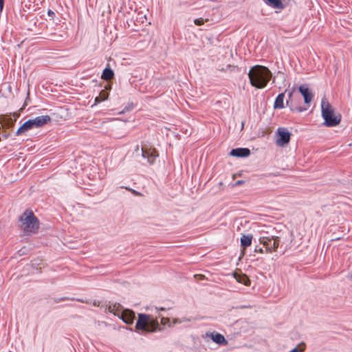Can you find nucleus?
I'll use <instances>...</instances> for the list:
<instances>
[{
    "mask_svg": "<svg viewBox=\"0 0 352 352\" xmlns=\"http://www.w3.org/2000/svg\"><path fill=\"white\" fill-rule=\"evenodd\" d=\"M250 84L258 89L264 88L272 77L269 69L262 65L252 67L248 72Z\"/></svg>",
    "mask_w": 352,
    "mask_h": 352,
    "instance_id": "nucleus-1",
    "label": "nucleus"
},
{
    "mask_svg": "<svg viewBox=\"0 0 352 352\" xmlns=\"http://www.w3.org/2000/svg\"><path fill=\"white\" fill-rule=\"evenodd\" d=\"M19 221L21 222V227L25 234L30 235L38 231L39 222L32 210H25L20 216Z\"/></svg>",
    "mask_w": 352,
    "mask_h": 352,
    "instance_id": "nucleus-2",
    "label": "nucleus"
},
{
    "mask_svg": "<svg viewBox=\"0 0 352 352\" xmlns=\"http://www.w3.org/2000/svg\"><path fill=\"white\" fill-rule=\"evenodd\" d=\"M136 330H142L144 332H154L157 330L161 331L158 320L151 315L139 314L138 320L135 324Z\"/></svg>",
    "mask_w": 352,
    "mask_h": 352,
    "instance_id": "nucleus-3",
    "label": "nucleus"
},
{
    "mask_svg": "<svg viewBox=\"0 0 352 352\" xmlns=\"http://www.w3.org/2000/svg\"><path fill=\"white\" fill-rule=\"evenodd\" d=\"M322 116L324 120V124L327 126H335L340 122V116L334 113V109L326 98L321 101Z\"/></svg>",
    "mask_w": 352,
    "mask_h": 352,
    "instance_id": "nucleus-4",
    "label": "nucleus"
},
{
    "mask_svg": "<svg viewBox=\"0 0 352 352\" xmlns=\"http://www.w3.org/2000/svg\"><path fill=\"white\" fill-rule=\"evenodd\" d=\"M260 243L265 248V253H271L276 251L279 243L280 238L278 236H262L259 239Z\"/></svg>",
    "mask_w": 352,
    "mask_h": 352,
    "instance_id": "nucleus-5",
    "label": "nucleus"
},
{
    "mask_svg": "<svg viewBox=\"0 0 352 352\" xmlns=\"http://www.w3.org/2000/svg\"><path fill=\"white\" fill-rule=\"evenodd\" d=\"M278 138L276 140V144L279 146H285L290 141L291 133L285 128L279 127L276 131Z\"/></svg>",
    "mask_w": 352,
    "mask_h": 352,
    "instance_id": "nucleus-6",
    "label": "nucleus"
},
{
    "mask_svg": "<svg viewBox=\"0 0 352 352\" xmlns=\"http://www.w3.org/2000/svg\"><path fill=\"white\" fill-rule=\"evenodd\" d=\"M300 98L299 94L296 91L294 88L292 91H290L288 94V99L286 101L287 105L290 107V109L292 111L302 112L305 110H307V108H302L300 107L294 106V103L297 98Z\"/></svg>",
    "mask_w": 352,
    "mask_h": 352,
    "instance_id": "nucleus-7",
    "label": "nucleus"
},
{
    "mask_svg": "<svg viewBox=\"0 0 352 352\" xmlns=\"http://www.w3.org/2000/svg\"><path fill=\"white\" fill-rule=\"evenodd\" d=\"M142 156L146 158L149 164L154 163L156 157L158 156L157 151L153 148H146L142 147L141 148Z\"/></svg>",
    "mask_w": 352,
    "mask_h": 352,
    "instance_id": "nucleus-8",
    "label": "nucleus"
},
{
    "mask_svg": "<svg viewBox=\"0 0 352 352\" xmlns=\"http://www.w3.org/2000/svg\"><path fill=\"white\" fill-rule=\"evenodd\" d=\"M300 94L303 96L304 101L306 104L310 103L313 99V94L305 85H300L298 87Z\"/></svg>",
    "mask_w": 352,
    "mask_h": 352,
    "instance_id": "nucleus-9",
    "label": "nucleus"
},
{
    "mask_svg": "<svg viewBox=\"0 0 352 352\" xmlns=\"http://www.w3.org/2000/svg\"><path fill=\"white\" fill-rule=\"evenodd\" d=\"M31 120L35 128L43 126L51 122V118L47 115L37 116Z\"/></svg>",
    "mask_w": 352,
    "mask_h": 352,
    "instance_id": "nucleus-10",
    "label": "nucleus"
},
{
    "mask_svg": "<svg viewBox=\"0 0 352 352\" xmlns=\"http://www.w3.org/2000/svg\"><path fill=\"white\" fill-rule=\"evenodd\" d=\"M120 318L128 324L133 322L135 319V313L129 309H125L121 311Z\"/></svg>",
    "mask_w": 352,
    "mask_h": 352,
    "instance_id": "nucleus-11",
    "label": "nucleus"
},
{
    "mask_svg": "<svg viewBox=\"0 0 352 352\" xmlns=\"http://www.w3.org/2000/svg\"><path fill=\"white\" fill-rule=\"evenodd\" d=\"M230 154L234 157H244L250 155V151L246 148H237L232 149Z\"/></svg>",
    "mask_w": 352,
    "mask_h": 352,
    "instance_id": "nucleus-12",
    "label": "nucleus"
},
{
    "mask_svg": "<svg viewBox=\"0 0 352 352\" xmlns=\"http://www.w3.org/2000/svg\"><path fill=\"white\" fill-rule=\"evenodd\" d=\"M211 339L219 345H227L228 341L224 336L219 333H211L210 335Z\"/></svg>",
    "mask_w": 352,
    "mask_h": 352,
    "instance_id": "nucleus-13",
    "label": "nucleus"
},
{
    "mask_svg": "<svg viewBox=\"0 0 352 352\" xmlns=\"http://www.w3.org/2000/svg\"><path fill=\"white\" fill-rule=\"evenodd\" d=\"M252 238L253 237L252 234H243L242 236L241 237V245L243 248H246L247 247L250 246L252 244Z\"/></svg>",
    "mask_w": 352,
    "mask_h": 352,
    "instance_id": "nucleus-14",
    "label": "nucleus"
},
{
    "mask_svg": "<svg viewBox=\"0 0 352 352\" xmlns=\"http://www.w3.org/2000/svg\"><path fill=\"white\" fill-rule=\"evenodd\" d=\"M284 93H281L278 95L274 104V109H283L284 107Z\"/></svg>",
    "mask_w": 352,
    "mask_h": 352,
    "instance_id": "nucleus-15",
    "label": "nucleus"
},
{
    "mask_svg": "<svg viewBox=\"0 0 352 352\" xmlns=\"http://www.w3.org/2000/svg\"><path fill=\"white\" fill-rule=\"evenodd\" d=\"M234 278L236 280L245 285H250V280L249 278L245 274H234Z\"/></svg>",
    "mask_w": 352,
    "mask_h": 352,
    "instance_id": "nucleus-16",
    "label": "nucleus"
},
{
    "mask_svg": "<svg viewBox=\"0 0 352 352\" xmlns=\"http://www.w3.org/2000/svg\"><path fill=\"white\" fill-rule=\"evenodd\" d=\"M266 2L270 6L274 8H278L280 10H283L284 8V6L281 0H266Z\"/></svg>",
    "mask_w": 352,
    "mask_h": 352,
    "instance_id": "nucleus-17",
    "label": "nucleus"
},
{
    "mask_svg": "<svg viewBox=\"0 0 352 352\" xmlns=\"http://www.w3.org/2000/svg\"><path fill=\"white\" fill-rule=\"evenodd\" d=\"M109 312L113 313L114 315L119 316V314H121V306L120 304H113L110 305L108 308Z\"/></svg>",
    "mask_w": 352,
    "mask_h": 352,
    "instance_id": "nucleus-18",
    "label": "nucleus"
},
{
    "mask_svg": "<svg viewBox=\"0 0 352 352\" xmlns=\"http://www.w3.org/2000/svg\"><path fill=\"white\" fill-rule=\"evenodd\" d=\"M113 72L110 68H105L103 70L102 78L104 80H110L113 77Z\"/></svg>",
    "mask_w": 352,
    "mask_h": 352,
    "instance_id": "nucleus-19",
    "label": "nucleus"
},
{
    "mask_svg": "<svg viewBox=\"0 0 352 352\" xmlns=\"http://www.w3.org/2000/svg\"><path fill=\"white\" fill-rule=\"evenodd\" d=\"M28 131H29V129L28 128V126L26 125V124L24 122L19 129L18 130L16 131V135H20L21 134H23L25 133V132H27Z\"/></svg>",
    "mask_w": 352,
    "mask_h": 352,
    "instance_id": "nucleus-20",
    "label": "nucleus"
},
{
    "mask_svg": "<svg viewBox=\"0 0 352 352\" xmlns=\"http://www.w3.org/2000/svg\"><path fill=\"white\" fill-rule=\"evenodd\" d=\"M299 347H296L294 349H293L292 350H291L289 352H300V351H303L305 350V345L304 343L301 344L300 345H299Z\"/></svg>",
    "mask_w": 352,
    "mask_h": 352,
    "instance_id": "nucleus-21",
    "label": "nucleus"
},
{
    "mask_svg": "<svg viewBox=\"0 0 352 352\" xmlns=\"http://www.w3.org/2000/svg\"><path fill=\"white\" fill-rule=\"evenodd\" d=\"M109 94L104 90L101 91L99 95V97L100 98V100H105L108 98Z\"/></svg>",
    "mask_w": 352,
    "mask_h": 352,
    "instance_id": "nucleus-22",
    "label": "nucleus"
},
{
    "mask_svg": "<svg viewBox=\"0 0 352 352\" xmlns=\"http://www.w3.org/2000/svg\"><path fill=\"white\" fill-rule=\"evenodd\" d=\"M125 188L127 190L130 191L135 196H140V197L143 196V195L141 192H138V191H137V190H135L134 189H132V188H127V187H126Z\"/></svg>",
    "mask_w": 352,
    "mask_h": 352,
    "instance_id": "nucleus-23",
    "label": "nucleus"
},
{
    "mask_svg": "<svg viewBox=\"0 0 352 352\" xmlns=\"http://www.w3.org/2000/svg\"><path fill=\"white\" fill-rule=\"evenodd\" d=\"M169 322H170V320L168 318H164V317H162L161 318V324L162 325H169Z\"/></svg>",
    "mask_w": 352,
    "mask_h": 352,
    "instance_id": "nucleus-24",
    "label": "nucleus"
},
{
    "mask_svg": "<svg viewBox=\"0 0 352 352\" xmlns=\"http://www.w3.org/2000/svg\"><path fill=\"white\" fill-rule=\"evenodd\" d=\"M204 21H205L203 18H199V19H196L194 22L197 25H201L204 23Z\"/></svg>",
    "mask_w": 352,
    "mask_h": 352,
    "instance_id": "nucleus-25",
    "label": "nucleus"
},
{
    "mask_svg": "<svg viewBox=\"0 0 352 352\" xmlns=\"http://www.w3.org/2000/svg\"><path fill=\"white\" fill-rule=\"evenodd\" d=\"M26 125L28 126V128L29 129V130L33 129V128H35V126H34L33 123H32V120H27L25 122Z\"/></svg>",
    "mask_w": 352,
    "mask_h": 352,
    "instance_id": "nucleus-26",
    "label": "nucleus"
},
{
    "mask_svg": "<svg viewBox=\"0 0 352 352\" xmlns=\"http://www.w3.org/2000/svg\"><path fill=\"white\" fill-rule=\"evenodd\" d=\"M254 252H259V253H265V250H263V248H261V247H258V246H256V248L254 249Z\"/></svg>",
    "mask_w": 352,
    "mask_h": 352,
    "instance_id": "nucleus-27",
    "label": "nucleus"
},
{
    "mask_svg": "<svg viewBox=\"0 0 352 352\" xmlns=\"http://www.w3.org/2000/svg\"><path fill=\"white\" fill-rule=\"evenodd\" d=\"M195 278H197L198 280H200L204 279L205 276L202 274H195Z\"/></svg>",
    "mask_w": 352,
    "mask_h": 352,
    "instance_id": "nucleus-28",
    "label": "nucleus"
},
{
    "mask_svg": "<svg viewBox=\"0 0 352 352\" xmlns=\"http://www.w3.org/2000/svg\"><path fill=\"white\" fill-rule=\"evenodd\" d=\"M4 6V0H0V12H1L3 9Z\"/></svg>",
    "mask_w": 352,
    "mask_h": 352,
    "instance_id": "nucleus-29",
    "label": "nucleus"
},
{
    "mask_svg": "<svg viewBox=\"0 0 352 352\" xmlns=\"http://www.w3.org/2000/svg\"><path fill=\"white\" fill-rule=\"evenodd\" d=\"M47 14L50 16H54V12L53 11H52L51 10H49L47 11Z\"/></svg>",
    "mask_w": 352,
    "mask_h": 352,
    "instance_id": "nucleus-30",
    "label": "nucleus"
},
{
    "mask_svg": "<svg viewBox=\"0 0 352 352\" xmlns=\"http://www.w3.org/2000/svg\"><path fill=\"white\" fill-rule=\"evenodd\" d=\"M243 183V180H239L236 182L235 185L236 186H239V185H241Z\"/></svg>",
    "mask_w": 352,
    "mask_h": 352,
    "instance_id": "nucleus-31",
    "label": "nucleus"
},
{
    "mask_svg": "<svg viewBox=\"0 0 352 352\" xmlns=\"http://www.w3.org/2000/svg\"><path fill=\"white\" fill-rule=\"evenodd\" d=\"M102 100H100V98L99 96L96 97V99H95L96 103L100 102Z\"/></svg>",
    "mask_w": 352,
    "mask_h": 352,
    "instance_id": "nucleus-32",
    "label": "nucleus"
},
{
    "mask_svg": "<svg viewBox=\"0 0 352 352\" xmlns=\"http://www.w3.org/2000/svg\"><path fill=\"white\" fill-rule=\"evenodd\" d=\"M6 122H8V124H9L10 122L12 123L13 120H12V118H9L6 119Z\"/></svg>",
    "mask_w": 352,
    "mask_h": 352,
    "instance_id": "nucleus-33",
    "label": "nucleus"
},
{
    "mask_svg": "<svg viewBox=\"0 0 352 352\" xmlns=\"http://www.w3.org/2000/svg\"><path fill=\"white\" fill-rule=\"evenodd\" d=\"M140 151V146H139V145H137V146H135V151L138 152V151Z\"/></svg>",
    "mask_w": 352,
    "mask_h": 352,
    "instance_id": "nucleus-34",
    "label": "nucleus"
},
{
    "mask_svg": "<svg viewBox=\"0 0 352 352\" xmlns=\"http://www.w3.org/2000/svg\"><path fill=\"white\" fill-rule=\"evenodd\" d=\"M156 309H157V311H158V310L164 311L165 310V309L163 307H160V308L156 307Z\"/></svg>",
    "mask_w": 352,
    "mask_h": 352,
    "instance_id": "nucleus-35",
    "label": "nucleus"
},
{
    "mask_svg": "<svg viewBox=\"0 0 352 352\" xmlns=\"http://www.w3.org/2000/svg\"><path fill=\"white\" fill-rule=\"evenodd\" d=\"M124 113V111L120 112V114H122Z\"/></svg>",
    "mask_w": 352,
    "mask_h": 352,
    "instance_id": "nucleus-36",
    "label": "nucleus"
}]
</instances>
